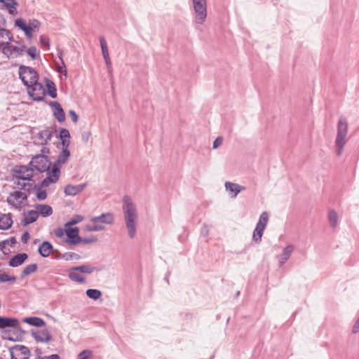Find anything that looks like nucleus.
Returning a JSON list of instances; mask_svg holds the SVG:
<instances>
[{
	"mask_svg": "<svg viewBox=\"0 0 359 359\" xmlns=\"http://www.w3.org/2000/svg\"><path fill=\"white\" fill-rule=\"evenodd\" d=\"M32 168L40 172H47V177L41 182V187H48L50 183H55L59 178L60 170L54 165L51 170H49L50 163L45 155L38 154L34 156L30 161Z\"/></svg>",
	"mask_w": 359,
	"mask_h": 359,
	"instance_id": "1",
	"label": "nucleus"
},
{
	"mask_svg": "<svg viewBox=\"0 0 359 359\" xmlns=\"http://www.w3.org/2000/svg\"><path fill=\"white\" fill-rule=\"evenodd\" d=\"M122 208L128 235L130 238H134L136 236L138 222L137 206L130 197L126 196L123 200Z\"/></svg>",
	"mask_w": 359,
	"mask_h": 359,
	"instance_id": "2",
	"label": "nucleus"
},
{
	"mask_svg": "<svg viewBox=\"0 0 359 359\" xmlns=\"http://www.w3.org/2000/svg\"><path fill=\"white\" fill-rule=\"evenodd\" d=\"M348 134V122L345 118L341 117L337 124V133L336 137V153L340 156L344 150V147L346 142V136Z\"/></svg>",
	"mask_w": 359,
	"mask_h": 359,
	"instance_id": "3",
	"label": "nucleus"
},
{
	"mask_svg": "<svg viewBox=\"0 0 359 359\" xmlns=\"http://www.w3.org/2000/svg\"><path fill=\"white\" fill-rule=\"evenodd\" d=\"M194 14V22L196 25H203L208 15L207 12V1L206 0H191Z\"/></svg>",
	"mask_w": 359,
	"mask_h": 359,
	"instance_id": "4",
	"label": "nucleus"
},
{
	"mask_svg": "<svg viewBox=\"0 0 359 359\" xmlns=\"http://www.w3.org/2000/svg\"><path fill=\"white\" fill-rule=\"evenodd\" d=\"M18 74L20 79L27 87L32 84L33 85V83L38 81L36 71L30 67L21 65L19 67Z\"/></svg>",
	"mask_w": 359,
	"mask_h": 359,
	"instance_id": "5",
	"label": "nucleus"
},
{
	"mask_svg": "<svg viewBox=\"0 0 359 359\" xmlns=\"http://www.w3.org/2000/svg\"><path fill=\"white\" fill-rule=\"evenodd\" d=\"M16 45L8 43L2 48V53L8 58H16L21 56L25 51L26 46L21 42L15 41Z\"/></svg>",
	"mask_w": 359,
	"mask_h": 359,
	"instance_id": "6",
	"label": "nucleus"
},
{
	"mask_svg": "<svg viewBox=\"0 0 359 359\" xmlns=\"http://www.w3.org/2000/svg\"><path fill=\"white\" fill-rule=\"evenodd\" d=\"M269 216L267 212L264 211L261 214L252 234V240L255 243L261 241L264 231L269 222Z\"/></svg>",
	"mask_w": 359,
	"mask_h": 359,
	"instance_id": "7",
	"label": "nucleus"
},
{
	"mask_svg": "<svg viewBox=\"0 0 359 359\" xmlns=\"http://www.w3.org/2000/svg\"><path fill=\"white\" fill-rule=\"evenodd\" d=\"M27 195L21 191H15L8 195L6 201L15 208L20 209L23 207L27 200Z\"/></svg>",
	"mask_w": 359,
	"mask_h": 359,
	"instance_id": "8",
	"label": "nucleus"
},
{
	"mask_svg": "<svg viewBox=\"0 0 359 359\" xmlns=\"http://www.w3.org/2000/svg\"><path fill=\"white\" fill-rule=\"evenodd\" d=\"M14 177L22 181L32 182L33 168L27 165H17L13 168Z\"/></svg>",
	"mask_w": 359,
	"mask_h": 359,
	"instance_id": "9",
	"label": "nucleus"
},
{
	"mask_svg": "<svg viewBox=\"0 0 359 359\" xmlns=\"http://www.w3.org/2000/svg\"><path fill=\"white\" fill-rule=\"evenodd\" d=\"M27 92L29 95L35 101L42 100L46 95L45 88L38 81L27 87Z\"/></svg>",
	"mask_w": 359,
	"mask_h": 359,
	"instance_id": "10",
	"label": "nucleus"
},
{
	"mask_svg": "<svg viewBox=\"0 0 359 359\" xmlns=\"http://www.w3.org/2000/svg\"><path fill=\"white\" fill-rule=\"evenodd\" d=\"M11 359H29L30 351L22 345H15L11 348Z\"/></svg>",
	"mask_w": 359,
	"mask_h": 359,
	"instance_id": "11",
	"label": "nucleus"
},
{
	"mask_svg": "<svg viewBox=\"0 0 359 359\" xmlns=\"http://www.w3.org/2000/svg\"><path fill=\"white\" fill-rule=\"evenodd\" d=\"M66 236L67 239L66 240L67 243H69L72 245H76L79 243H81V238L79 236V228L78 227H66Z\"/></svg>",
	"mask_w": 359,
	"mask_h": 359,
	"instance_id": "12",
	"label": "nucleus"
},
{
	"mask_svg": "<svg viewBox=\"0 0 359 359\" xmlns=\"http://www.w3.org/2000/svg\"><path fill=\"white\" fill-rule=\"evenodd\" d=\"M90 221L93 223H99L103 225L105 224H111L114 222V215L110 212L103 213L97 217H92L90 219Z\"/></svg>",
	"mask_w": 359,
	"mask_h": 359,
	"instance_id": "13",
	"label": "nucleus"
},
{
	"mask_svg": "<svg viewBox=\"0 0 359 359\" xmlns=\"http://www.w3.org/2000/svg\"><path fill=\"white\" fill-rule=\"evenodd\" d=\"M86 187V183L73 185L67 184L65 186L64 192L66 196H74L81 193Z\"/></svg>",
	"mask_w": 359,
	"mask_h": 359,
	"instance_id": "14",
	"label": "nucleus"
},
{
	"mask_svg": "<svg viewBox=\"0 0 359 359\" xmlns=\"http://www.w3.org/2000/svg\"><path fill=\"white\" fill-rule=\"evenodd\" d=\"M292 245H287L283 250L282 253L277 256L278 266H282L290 257L294 251Z\"/></svg>",
	"mask_w": 359,
	"mask_h": 359,
	"instance_id": "15",
	"label": "nucleus"
},
{
	"mask_svg": "<svg viewBox=\"0 0 359 359\" xmlns=\"http://www.w3.org/2000/svg\"><path fill=\"white\" fill-rule=\"evenodd\" d=\"M225 189L231 194V198H236V196L241 191L245 189V187L238 184L233 183L231 182H226L224 184Z\"/></svg>",
	"mask_w": 359,
	"mask_h": 359,
	"instance_id": "16",
	"label": "nucleus"
},
{
	"mask_svg": "<svg viewBox=\"0 0 359 359\" xmlns=\"http://www.w3.org/2000/svg\"><path fill=\"white\" fill-rule=\"evenodd\" d=\"M14 188L20 190L30 191L34 187L33 182H25L20 179L13 178Z\"/></svg>",
	"mask_w": 359,
	"mask_h": 359,
	"instance_id": "17",
	"label": "nucleus"
},
{
	"mask_svg": "<svg viewBox=\"0 0 359 359\" xmlns=\"http://www.w3.org/2000/svg\"><path fill=\"white\" fill-rule=\"evenodd\" d=\"M38 212L35 210H29L24 214L23 218L21 221V224L23 226H27L38 219Z\"/></svg>",
	"mask_w": 359,
	"mask_h": 359,
	"instance_id": "18",
	"label": "nucleus"
},
{
	"mask_svg": "<svg viewBox=\"0 0 359 359\" xmlns=\"http://www.w3.org/2000/svg\"><path fill=\"white\" fill-rule=\"evenodd\" d=\"M50 106L54 109L53 114L57 120L60 123L64 122L65 121V114L60 104L55 101L50 103Z\"/></svg>",
	"mask_w": 359,
	"mask_h": 359,
	"instance_id": "19",
	"label": "nucleus"
},
{
	"mask_svg": "<svg viewBox=\"0 0 359 359\" xmlns=\"http://www.w3.org/2000/svg\"><path fill=\"white\" fill-rule=\"evenodd\" d=\"M32 337L39 342H48L51 339V335L47 330L32 332Z\"/></svg>",
	"mask_w": 359,
	"mask_h": 359,
	"instance_id": "20",
	"label": "nucleus"
},
{
	"mask_svg": "<svg viewBox=\"0 0 359 359\" xmlns=\"http://www.w3.org/2000/svg\"><path fill=\"white\" fill-rule=\"evenodd\" d=\"M28 256L26 253H19L13 257L9 261V266L17 267L22 265L27 259Z\"/></svg>",
	"mask_w": 359,
	"mask_h": 359,
	"instance_id": "21",
	"label": "nucleus"
},
{
	"mask_svg": "<svg viewBox=\"0 0 359 359\" xmlns=\"http://www.w3.org/2000/svg\"><path fill=\"white\" fill-rule=\"evenodd\" d=\"M35 210L38 212V215H41L43 217H48L53 214L52 208L46 204H36Z\"/></svg>",
	"mask_w": 359,
	"mask_h": 359,
	"instance_id": "22",
	"label": "nucleus"
},
{
	"mask_svg": "<svg viewBox=\"0 0 359 359\" xmlns=\"http://www.w3.org/2000/svg\"><path fill=\"white\" fill-rule=\"evenodd\" d=\"M18 321L16 318L0 317V328L17 327Z\"/></svg>",
	"mask_w": 359,
	"mask_h": 359,
	"instance_id": "23",
	"label": "nucleus"
},
{
	"mask_svg": "<svg viewBox=\"0 0 359 359\" xmlns=\"http://www.w3.org/2000/svg\"><path fill=\"white\" fill-rule=\"evenodd\" d=\"M13 41L11 32L6 29L0 28V46L8 44Z\"/></svg>",
	"mask_w": 359,
	"mask_h": 359,
	"instance_id": "24",
	"label": "nucleus"
},
{
	"mask_svg": "<svg viewBox=\"0 0 359 359\" xmlns=\"http://www.w3.org/2000/svg\"><path fill=\"white\" fill-rule=\"evenodd\" d=\"M53 250V245L48 241H43L41 245L39 247V252L41 256L47 257L50 254Z\"/></svg>",
	"mask_w": 359,
	"mask_h": 359,
	"instance_id": "25",
	"label": "nucleus"
},
{
	"mask_svg": "<svg viewBox=\"0 0 359 359\" xmlns=\"http://www.w3.org/2000/svg\"><path fill=\"white\" fill-rule=\"evenodd\" d=\"M13 223L11 215L10 214H4L0 216V229H8Z\"/></svg>",
	"mask_w": 359,
	"mask_h": 359,
	"instance_id": "26",
	"label": "nucleus"
},
{
	"mask_svg": "<svg viewBox=\"0 0 359 359\" xmlns=\"http://www.w3.org/2000/svg\"><path fill=\"white\" fill-rule=\"evenodd\" d=\"M8 9L11 15H15L17 14L18 3L15 0H0Z\"/></svg>",
	"mask_w": 359,
	"mask_h": 359,
	"instance_id": "27",
	"label": "nucleus"
},
{
	"mask_svg": "<svg viewBox=\"0 0 359 359\" xmlns=\"http://www.w3.org/2000/svg\"><path fill=\"white\" fill-rule=\"evenodd\" d=\"M60 139L62 148H68L70 141V134L68 130L62 128L60 132Z\"/></svg>",
	"mask_w": 359,
	"mask_h": 359,
	"instance_id": "28",
	"label": "nucleus"
},
{
	"mask_svg": "<svg viewBox=\"0 0 359 359\" xmlns=\"http://www.w3.org/2000/svg\"><path fill=\"white\" fill-rule=\"evenodd\" d=\"M52 134L51 131L48 130H44L39 132L37 135V138L39 140V144H46L51 138Z\"/></svg>",
	"mask_w": 359,
	"mask_h": 359,
	"instance_id": "29",
	"label": "nucleus"
},
{
	"mask_svg": "<svg viewBox=\"0 0 359 359\" xmlns=\"http://www.w3.org/2000/svg\"><path fill=\"white\" fill-rule=\"evenodd\" d=\"M70 156V152L68 148H62V151H60L57 163L58 165H62L65 164L67 160L69 159Z\"/></svg>",
	"mask_w": 359,
	"mask_h": 359,
	"instance_id": "30",
	"label": "nucleus"
},
{
	"mask_svg": "<svg viewBox=\"0 0 359 359\" xmlns=\"http://www.w3.org/2000/svg\"><path fill=\"white\" fill-rule=\"evenodd\" d=\"M25 323H28L29 325H34L36 327H42L45 325V322L43 319L39 317H29L23 319Z\"/></svg>",
	"mask_w": 359,
	"mask_h": 359,
	"instance_id": "31",
	"label": "nucleus"
},
{
	"mask_svg": "<svg viewBox=\"0 0 359 359\" xmlns=\"http://www.w3.org/2000/svg\"><path fill=\"white\" fill-rule=\"evenodd\" d=\"M328 219L330 226L332 228H336L338 223V214L334 210H330L328 212Z\"/></svg>",
	"mask_w": 359,
	"mask_h": 359,
	"instance_id": "32",
	"label": "nucleus"
},
{
	"mask_svg": "<svg viewBox=\"0 0 359 359\" xmlns=\"http://www.w3.org/2000/svg\"><path fill=\"white\" fill-rule=\"evenodd\" d=\"M100 43L102 53L104 59L107 60L108 58H110L108 48H107V42H106L104 36L100 37Z\"/></svg>",
	"mask_w": 359,
	"mask_h": 359,
	"instance_id": "33",
	"label": "nucleus"
},
{
	"mask_svg": "<svg viewBox=\"0 0 359 359\" xmlns=\"http://www.w3.org/2000/svg\"><path fill=\"white\" fill-rule=\"evenodd\" d=\"M86 293L88 297L93 300H97L102 296V292L96 289H88L86 290Z\"/></svg>",
	"mask_w": 359,
	"mask_h": 359,
	"instance_id": "34",
	"label": "nucleus"
},
{
	"mask_svg": "<svg viewBox=\"0 0 359 359\" xmlns=\"http://www.w3.org/2000/svg\"><path fill=\"white\" fill-rule=\"evenodd\" d=\"M46 87L48 88V94L53 98L57 96V91L55 83L49 80L46 81Z\"/></svg>",
	"mask_w": 359,
	"mask_h": 359,
	"instance_id": "35",
	"label": "nucleus"
},
{
	"mask_svg": "<svg viewBox=\"0 0 359 359\" xmlns=\"http://www.w3.org/2000/svg\"><path fill=\"white\" fill-rule=\"evenodd\" d=\"M83 219V217L80 215H74L70 219L69 221H68L65 224V227H69V226H72L74 224H76L81 222H82Z\"/></svg>",
	"mask_w": 359,
	"mask_h": 359,
	"instance_id": "36",
	"label": "nucleus"
},
{
	"mask_svg": "<svg viewBox=\"0 0 359 359\" xmlns=\"http://www.w3.org/2000/svg\"><path fill=\"white\" fill-rule=\"evenodd\" d=\"M72 269L81 273H90L95 270V268L90 265H82L73 267Z\"/></svg>",
	"mask_w": 359,
	"mask_h": 359,
	"instance_id": "37",
	"label": "nucleus"
},
{
	"mask_svg": "<svg viewBox=\"0 0 359 359\" xmlns=\"http://www.w3.org/2000/svg\"><path fill=\"white\" fill-rule=\"evenodd\" d=\"M37 269V265L36 264H29L25 266L22 271V276H27L31 273L35 272Z\"/></svg>",
	"mask_w": 359,
	"mask_h": 359,
	"instance_id": "38",
	"label": "nucleus"
},
{
	"mask_svg": "<svg viewBox=\"0 0 359 359\" xmlns=\"http://www.w3.org/2000/svg\"><path fill=\"white\" fill-rule=\"evenodd\" d=\"M86 228L88 231H100L104 229V225L99 223H93V225H87Z\"/></svg>",
	"mask_w": 359,
	"mask_h": 359,
	"instance_id": "39",
	"label": "nucleus"
},
{
	"mask_svg": "<svg viewBox=\"0 0 359 359\" xmlns=\"http://www.w3.org/2000/svg\"><path fill=\"white\" fill-rule=\"evenodd\" d=\"M69 277L72 280L78 283H83L85 280V278L81 274L76 272H70L69 273Z\"/></svg>",
	"mask_w": 359,
	"mask_h": 359,
	"instance_id": "40",
	"label": "nucleus"
},
{
	"mask_svg": "<svg viewBox=\"0 0 359 359\" xmlns=\"http://www.w3.org/2000/svg\"><path fill=\"white\" fill-rule=\"evenodd\" d=\"M93 357V351L88 349L84 350L81 352L78 356L77 359H91Z\"/></svg>",
	"mask_w": 359,
	"mask_h": 359,
	"instance_id": "41",
	"label": "nucleus"
},
{
	"mask_svg": "<svg viewBox=\"0 0 359 359\" xmlns=\"http://www.w3.org/2000/svg\"><path fill=\"white\" fill-rule=\"evenodd\" d=\"M40 22L37 20H30L27 27L34 32L38 30L40 27Z\"/></svg>",
	"mask_w": 359,
	"mask_h": 359,
	"instance_id": "42",
	"label": "nucleus"
},
{
	"mask_svg": "<svg viewBox=\"0 0 359 359\" xmlns=\"http://www.w3.org/2000/svg\"><path fill=\"white\" fill-rule=\"evenodd\" d=\"M2 337L4 339L15 341L17 340V337H15L11 334V332L5 330L2 332Z\"/></svg>",
	"mask_w": 359,
	"mask_h": 359,
	"instance_id": "43",
	"label": "nucleus"
},
{
	"mask_svg": "<svg viewBox=\"0 0 359 359\" xmlns=\"http://www.w3.org/2000/svg\"><path fill=\"white\" fill-rule=\"evenodd\" d=\"M15 279H16V278L15 276H10L7 273H0V281L1 282L5 283V282L10 281V280L15 281Z\"/></svg>",
	"mask_w": 359,
	"mask_h": 359,
	"instance_id": "44",
	"label": "nucleus"
},
{
	"mask_svg": "<svg viewBox=\"0 0 359 359\" xmlns=\"http://www.w3.org/2000/svg\"><path fill=\"white\" fill-rule=\"evenodd\" d=\"M15 26L20 28L22 31L25 30L28 27L25 20L22 18H18L15 22Z\"/></svg>",
	"mask_w": 359,
	"mask_h": 359,
	"instance_id": "45",
	"label": "nucleus"
},
{
	"mask_svg": "<svg viewBox=\"0 0 359 359\" xmlns=\"http://www.w3.org/2000/svg\"><path fill=\"white\" fill-rule=\"evenodd\" d=\"M36 196L39 201L45 200L47 198L46 191L41 189H38Z\"/></svg>",
	"mask_w": 359,
	"mask_h": 359,
	"instance_id": "46",
	"label": "nucleus"
},
{
	"mask_svg": "<svg viewBox=\"0 0 359 359\" xmlns=\"http://www.w3.org/2000/svg\"><path fill=\"white\" fill-rule=\"evenodd\" d=\"M66 231H67V228L63 229L62 227H58L55 229L54 233H55V236H57V238H62L66 234Z\"/></svg>",
	"mask_w": 359,
	"mask_h": 359,
	"instance_id": "47",
	"label": "nucleus"
},
{
	"mask_svg": "<svg viewBox=\"0 0 359 359\" xmlns=\"http://www.w3.org/2000/svg\"><path fill=\"white\" fill-rule=\"evenodd\" d=\"M59 57H60V60H61V62H62V66L60 67L59 69H58V72L60 73V74H64L65 76H67V70H66V67H65V62L62 58V53H60V55H59Z\"/></svg>",
	"mask_w": 359,
	"mask_h": 359,
	"instance_id": "48",
	"label": "nucleus"
},
{
	"mask_svg": "<svg viewBox=\"0 0 359 359\" xmlns=\"http://www.w3.org/2000/svg\"><path fill=\"white\" fill-rule=\"evenodd\" d=\"M9 244H10V241H8V240H5V241L0 242V250L6 254V250H9V249H7V246Z\"/></svg>",
	"mask_w": 359,
	"mask_h": 359,
	"instance_id": "49",
	"label": "nucleus"
},
{
	"mask_svg": "<svg viewBox=\"0 0 359 359\" xmlns=\"http://www.w3.org/2000/svg\"><path fill=\"white\" fill-rule=\"evenodd\" d=\"M39 41H40L41 44L43 47H46V48L49 47V39L47 36H43V35L41 36Z\"/></svg>",
	"mask_w": 359,
	"mask_h": 359,
	"instance_id": "50",
	"label": "nucleus"
},
{
	"mask_svg": "<svg viewBox=\"0 0 359 359\" xmlns=\"http://www.w3.org/2000/svg\"><path fill=\"white\" fill-rule=\"evenodd\" d=\"M36 48L34 46H32L28 48L27 50V54L32 57V59L34 60L36 58Z\"/></svg>",
	"mask_w": 359,
	"mask_h": 359,
	"instance_id": "51",
	"label": "nucleus"
},
{
	"mask_svg": "<svg viewBox=\"0 0 359 359\" xmlns=\"http://www.w3.org/2000/svg\"><path fill=\"white\" fill-rule=\"evenodd\" d=\"M222 142L223 138L222 137H217L213 142L212 149H217L219 146L222 145Z\"/></svg>",
	"mask_w": 359,
	"mask_h": 359,
	"instance_id": "52",
	"label": "nucleus"
},
{
	"mask_svg": "<svg viewBox=\"0 0 359 359\" xmlns=\"http://www.w3.org/2000/svg\"><path fill=\"white\" fill-rule=\"evenodd\" d=\"M69 114L72 118V120L74 123H77L78 121V116L77 114H76V112L73 110H70L69 111Z\"/></svg>",
	"mask_w": 359,
	"mask_h": 359,
	"instance_id": "53",
	"label": "nucleus"
},
{
	"mask_svg": "<svg viewBox=\"0 0 359 359\" xmlns=\"http://www.w3.org/2000/svg\"><path fill=\"white\" fill-rule=\"evenodd\" d=\"M25 35L27 36V37L28 39H32V32H34L33 30H32L31 29H29V27H27L25 30H23Z\"/></svg>",
	"mask_w": 359,
	"mask_h": 359,
	"instance_id": "54",
	"label": "nucleus"
},
{
	"mask_svg": "<svg viewBox=\"0 0 359 359\" xmlns=\"http://www.w3.org/2000/svg\"><path fill=\"white\" fill-rule=\"evenodd\" d=\"M359 332V317H358V320L355 322V325H353V333H357Z\"/></svg>",
	"mask_w": 359,
	"mask_h": 359,
	"instance_id": "55",
	"label": "nucleus"
},
{
	"mask_svg": "<svg viewBox=\"0 0 359 359\" xmlns=\"http://www.w3.org/2000/svg\"><path fill=\"white\" fill-rule=\"evenodd\" d=\"M29 233L27 232H25L22 236V238H21V240H22V242L24 243H26L27 242V240L29 239Z\"/></svg>",
	"mask_w": 359,
	"mask_h": 359,
	"instance_id": "56",
	"label": "nucleus"
},
{
	"mask_svg": "<svg viewBox=\"0 0 359 359\" xmlns=\"http://www.w3.org/2000/svg\"><path fill=\"white\" fill-rule=\"evenodd\" d=\"M42 359H60V356L57 354H53L48 356H45Z\"/></svg>",
	"mask_w": 359,
	"mask_h": 359,
	"instance_id": "57",
	"label": "nucleus"
},
{
	"mask_svg": "<svg viewBox=\"0 0 359 359\" xmlns=\"http://www.w3.org/2000/svg\"><path fill=\"white\" fill-rule=\"evenodd\" d=\"M104 61H105L107 68L109 69V72L110 74L111 71V62L110 58H108L107 60H104Z\"/></svg>",
	"mask_w": 359,
	"mask_h": 359,
	"instance_id": "58",
	"label": "nucleus"
},
{
	"mask_svg": "<svg viewBox=\"0 0 359 359\" xmlns=\"http://www.w3.org/2000/svg\"><path fill=\"white\" fill-rule=\"evenodd\" d=\"M96 238H88V239H84V240H81V242L83 243H93L95 241H96Z\"/></svg>",
	"mask_w": 359,
	"mask_h": 359,
	"instance_id": "59",
	"label": "nucleus"
},
{
	"mask_svg": "<svg viewBox=\"0 0 359 359\" xmlns=\"http://www.w3.org/2000/svg\"><path fill=\"white\" fill-rule=\"evenodd\" d=\"M208 233V229L206 228V226H205L203 229H202L201 230V234L203 236H207Z\"/></svg>",
	"mask_w": 359,
	"mask_h": 359,
	"instance_id": "60",
	"label": "nucleus"
},
{
	"mask_svg": "<svg viewBox=\"0 0 359 359\" xmlns=\"http://www.w3.org/2000/svg\"><path fill=\"white\" fill-rule=\"evenodd\" d=\"M8 241H10V244L8 245H10L11 247H13L16 243V241L14 238H11Z\"/></svg>",
	"mask_w": 359,
	"mask_h": 359,
	"instance_id": "61",
	"label": "nucleus"
},
{
	"mask_svg": "<svg viewBox=\"0 0 359 359\" xmlns=\"http://www.w3.org/2000/svg\"><path fill=\"white\" fill-rule=\"evenodd\" d=\"M6 45H7V44H3V45L0 46V52H1V53H2V48H3L4 47H6Z\"/></svg>",
	"mask_w": 359,
	"mask_h": 359,
	"instance_id": "62",
	"label": "nucleus"
}]
</instances>
